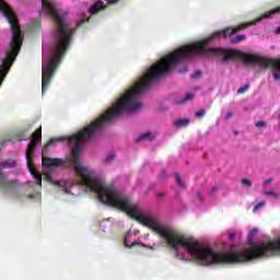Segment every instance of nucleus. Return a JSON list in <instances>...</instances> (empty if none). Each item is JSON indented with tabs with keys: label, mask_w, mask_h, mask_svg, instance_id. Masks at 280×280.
Returning <instances> with one entry per match:
<instances>
[{
	"label": "nucleus",
	"mask_w": 280,
	"mask_h": 280,
	"mask_svg": "<svg viewBox=\"0 0 280 280\" xmlns=\"http://www.w3.org/2000/svg\"><path fill=\"white\" fill-rule=\"evenodd\" d=\"M280 12V5L278 8H275L270 11H267L262 15H260L258 19L245 23V24H238L236 26H228L223 30L215 31L210 36L190 43L188 45H185L183 47H179L168 55L164 56L161 60H159L156 63H153L147 71L143 73L142 77L139 78V81L135 83V85L129 90V113H135L136 110H139V108H143V103L137 102L143 95L144 91H148L152 84L155 82H159L163 75H167V73H171L172 69L176 65H180V62H185V60H192V58H198V56H223L222 62H229V60H235V58H238V60H242L241 57H231V54L233 51H242L237 49H231V48H213L209 47L218 36H223V38H230V43L237 45V43H243V40H246V35H236L233 36V34H237V32H242V30H246V27H250V25H257L259 21H264V19H270L272 14H279ZM228 58V59H226Z\"/></svg>",
	"instance_id": "1"
},
{
	"label": "nucleus",
	"mask_w": 280,
	"mask_h": 280,
	"mask_svg": "<svg viewBox=\"0 0 280 280\" xmlns=\"http://www.w3.org/2000/svg\"><path fill=\"white\" fill-rule=\"evenodd\" d=\"M280 255V237L269 243H257L249 248L234 252H215L202 247L198 241L192 238V259L200 266H213L222 264H246L259 257H272Z\"/></svg>",
	"instance_id": "2"
},
{
	"label": "nucleus",
	"mask_w": 280,
	"mask_h": 280,
	"mask_svg": "<svg viewBox=\"0 0 280 280\" xmlns=\"http://www.w3.org/2000/svg\"><path fill=\"white\" fill-rule=\"evenodd\" d=\"M42 8L46 10L49 16L55 21V45L50 51L49 57L44 58L42 66V95H45V91L49 89L51 80L56 74L58 67L65 58V54L71 45V38H73V27L69 26L65 21V16L60 14V11L56 8V4L49 2V0H42Z\"/></svg>",
	"instance_id": "3"
},
{
	"label": "nucleus",
	"mask_w": 280,
	"mask_h": 280,
	"mask_svg": "<svg viewBox=\"0 0 280 280\" xmlns=\"http://www.w3.org/2000/svg\"><path fill=\"white\" fill-rule=\"evenodd\" d=\"M242 58V62L244 65H258L260 69H272L273 71V80L276 82H280V59H272L268 57H261L259 55L255 54H248L244 51H233L230 56L225 58V60H229V58Z\"/></svg>",
	"instance_id": "4"
},
{
	"label": "nucleus",
	"mask_w": 280,
	"mask_h": 280,
	"mask_svg": "<svg viewBox=\"0 0 280 280\" xmlns=\"http://www.w3.org/2000/svg\"><path fill=\"white\" fill-rule=\"evenodd\" d=\"M36 145H38V142H36V140H31V142L28 143L26 149V163H27L28 172L37 180V184L40 185V183H43V178L40 177V174L36 172V168H34V163H32V158H31L34 154V152H36Z\"/></svg>",
	"instance_id": "5"
},
{
	"label": "nucleus",
	"mask_w": 280,
	"mask_h": 280,
	"mask_svg": "<svg viewBox=\"0 0 280 280\" xmlns=\"http://www.w3.org/2000/svg\"><path fill=\"white\" fill-rule=\"evenodd\" d=\"M51 143H54V140H50L42 149V164L45 165V167H65V160L60 158L45 156V154L49 152V147L51 145Z\"/></svg>",
	"instance_id": "6"
},
{
	"label": "nucleus",
	"mask_w": 280,
	"mask_h": 280,
	"mask_svg": "<svg viewBox=\"0 0 280 280\" xmlns=\"http://www.w3.org/2000/svg\"><path fill=\"white\" fill-rule=\"evenodd\" d=\"M16 187H21L19 179H5L3 172H0V188L4 191H14Z\"/></svg>",
	"instance_id": "7"
},
{
	"label": "nucleus",
	"mask_w": 280,
	"mask_h": 280,
	"mask_svg": "<svg viewBox=\"0 0 280 280\" xmlns=\"http://www.w3.org/2000/svg\"><path fill=\"white\" fill-rule=\"evenodd\" d=\"M40 14H42V12L39 11V18L33 19L30 22V31L31 32H40V30L43 27V20L40 19Z\"/></svg>",
	"instance_id": "8"
},
{
	"label": "nucleus",
	"mask_w": 280,
	"mask_h": 280,
	"mask_svg": "<svg viewBox=\"0 0 280 280\" xmlns=\"http://www.w3.org/2000/svg\"><path fill=\"white\" fill-rule=\"evenodd\" d=\"M105 8L106 5L102 1H97L91 7L90 12L91 14H97V12L105 10Z\"/></svg>",
	"instance_id": "9"
},
{
	"label": "nucleus",
	"mask_w": 280,
	"mask_h": 280,
	"mask_svg": "<svg viewBox=\"0 0 280 280\" xmlns=\"http://www.w3.org/2000/svg\"><path fill=\"white\" fill-rule=\"evenodd\" d=\"M40 139H43V127L42 126H39V128L36 129V131L32 133V141H36V143H38V141H40Z\"/></svg>",
	"instance_id": "10"
},
{
	"label": "nucleus",
	"mask_w": 280,
	"mask_h": 280,
	"mask_svg": "<svg viewBox=\"0 0 280 280\" xmlns=\"http://www.w3.org/2000/svg\"><path fill=\"white\" fill-rule=\"evenodd\" d=\"M189 124H191V120L189 119H178L175 120L174 126H176V128H187Z\"/></svg>",
	"instance_id": "11"
},
{
	"label": "nucleus",
	"mask_w": 280,
	"mask_h": 280,
	"mask_svg": "<svg viewBox=\"0 0 280 280\" xmlns=\"http://www.w3.org/2000/svg\"><path fill=\"white\" fill-rule=\"evenodd\" d=\"M175 180H176L178 187H182V189H185V187H187L185 182H183V177H180V174L175 173Z\"/></svg>",
	"instance_id": "12"
},
{
	"label": "nucleus",
	"mask_w": 280,
	"mask_h": 280,
	"mask_svg": "<svg viewBox=\"0 0 280 280\" xmlns=\"http://www.w3.org/2000/svg\"><path fill=\"white\" fill-rule=\"evenodd\" d=\"M44 180H47L48 183H51V185H56L57 187L60 186V182H54L51 173H46L44 175Z\"/></svg>",
	"instance_id": "13"
},
{
	"label": "nucleus",
	"mask_w": 280,
	"mask_h": 280,
	"mask_svg": "<svg viewBox=\"0 0 280 280\" xmlns=\"http://www.w3.org/2000/svg\"><path fill=\"white\" fill-rule=\"evenodd\" d=\"M143 139H150L152 141V139H154V136H152L151 132L141 133L136 141H143Z\"/></svg>",
	"instance_id": "14"
},
{
	"label": "nucleus",
	"mask_w": 280,
	"mask_h": 280,
	"mask_svg": "<svg viewBox=\"0 0 280 280\" xmlns=\"http://www.w3.org/2000/svg\"><path fill=\"white\" fill-rule=\"evenodd\" d=\"M14 167V163L12 162H2L0 163V170H8Z\"/></svg>",
	"instance_id": "15"
},
{
	"label": "nucleus",
	"mask_w": 280,
	"mask_h": 280,
	"mask_svg": "<svg viewBox=\"0 0 280 280\" xmlns=\"http://www.w3.org/2000/svg\"><path fill=\"white\" fill-rule=\"evenodd\" d=\"M191 100H194V94L188 93L183 100L179 101V104H186V102H189Z\"/></svg>",
	"instance_id": "16"
},
{
	"label": "nucleus",
	"mask_w": 280,
	"mask_h": 280,
	"mask_svg": "<svg viewBox=\"0 0 280 280\" xmlns=\"http://www.w3.org/2000/svg\"><path fill=\"white\" fill-rule=\"evenodd\" d=\"M241 184H242L244 187H253V182H250V179H248V178H243V179H241Z\"/></svg>",
	"instance_id": "17"
},
{
	"label": "nucleus",
	"mask_w": 280,
	"mask_h": 280,
	"mask_svg": "<svg viewBox=\"0 0 280 280\" xmlns=\"http://www.w3.org/2000/svg\"><path fill=\"white\" fill-rule=\"evenodd\" d=\"M249 88H250V85H248V84H245L244 86H241V88L237 90V94H238V95H243V93H246V91H248Z\"/></svg>",
	"instance_id": "18"
},
{
	"label": "nucleus",
	"mask_w": 280,
	"mask_h": 280,
	"mask_svg": "<svg viewBox=\"0 0 280 280\" xmlns=\"http://www.w3.org/2000/svg\"><path fill=\"white\" fill-rule=\"evenodd\" d=\"M266 206V201H260L258 202L255 207H254V210L253 212L254 213H257L259 211V209H261V207H265Z\"/></svg>",
	"instance_id": "19"
},
{
	"label": "nucleus",
	"mask_w": 280,
	"mask_h": 280,
	"mask_svg": "<svg viewBox=\"0 0 280 280\" xmlns=\"http://www.w3.org/2000/svg\"><path fill=\"white\" fill-rule=\"evenodd\" d=\"M124 244H125V246H126L127 248H132V247H135V246H139V243H138V242H132L131 245L128 244V240H126V238H125V241H124Z\"/></svg>",
	"instance_id": "20"
},
{
	"label": "nucleus",
	"mask_w": 280,
	"mask_h": 280,
	"mask_svg": "<svg viewBox=\"0 0 280 280\" xmlns=\"http://www.w3.org/2000/svg\"><path fill=\"white\" fill-rule=\"evenodd\" d=\"M206 114H207V110L200 109V110L196 112L195 117L202 118V117H205Z\"/></svg>",
	"instance_id": "21"
},
{
	"label": "nucleus",
	"mask_w": 280,
	"mask_h": 280,
	"mask_svg": "<svg viewBox=\"0 0 280 280\" xmlns=\"http://www.w3.org/2000/svg\"><path fill=\"white\" fill-rule=\"evenodd\" d=\"M265 196H273V198H276V199L279 198V194H277L272 190L265 191Z\"/></svg>",
	"instance_id": "22"
},
{
	"label": "nucleus",
	"mask_w": 280,
	"mask_h": 280,
	"mask_svg": "<svg viewBox=\"0 0 280 280\" xmlns=\"http://www.w3.org/2000/svg\"><path fill=\"white\" fill-rule=\"evenodd\" d=\"M115 161V154H108L105 159V163H110Z\"/></svg>",
	"instance_id": "23"
},
{
	"label": "nucleus",
	"mask_w": 280,
	"mask_h": 280,
	"mask_svg": "<svg viewBox=\"0 0 280 280\" xmlns=\"http://www.w3.org/2000/svg\"><path fill=\"white\" fill-rule=\"evenodd\" d=\"M89 21H91V18L82 19V20L78 23V27H82V25H84V23H89Z\"/></svg>",
	"instance_id": "24"
},
{
	"label": "nucleus",
	"mask_w": 280,
	"mask_h": 280,
	"mask_svg": "<svg viewBox=\"0 0 280 280\" xmlns=\"http://www.w3.org/2000/svg\"><path fill=\"white\" fill-rule=\"evenodd\" d=\"M27 198L30 200H34V198H40V195L39 192H35V194L27 195Z\"/></svg>",
	"instance_id": "25"
},
{
	"label": "nucleus",
	"mask_w": 280,
	"mask_h": 280,
	"mask_svg": "<svg viewBox=\"0 0 280 280\" xmlns=\"http://www.w3.org/2000/svg\"><path fill=\"white\" fill-rule=\"evenodd\" d=\"M215 194H218V187H217V186H213V187L211 188V190L209 191V195H210V196H215Z\"/></svg>",
	"instance_id": "26"
},
{
	"label": "nucleus",
	"mask_w": 280,
	"mask_h": 280,
	"mask_svg": "<svg viewBox=\"0 0 280 280\" xmlns=\"http://www.w3.org/2000/svg\"><path fill=\"white\" fill-rule=\"evenodd\" d=\"M202 71L197 70L195 73L191 74V78H201Z\"/></svg>",
	"instance_id": "27"
},
{
	"label": "nucleus",
	"mask_w": 280,
	"mask_h": 280,
	"mask_svg": "<svg viewBox=\"0 0 280 280\" xmlns=\"http://www.w3.org/2000/svg\"><path fill=\"white\" fill-rule=\"evenodd\" d=\"M265 126H266V121L264 120L256 122V128H264Z\"/></svg>",
	"instance_id": "28"
},
{
	"label": "nucleus",
	"mask_w": 280,
	"mask_h": 280,
	"mask_svg": "<svg viewBox=\"0 0 280 280\" xmlns=\"http://www.w3.org/2000/svg\"><path fill=\"white\" fill-rule=\"evenodd\" d=\"M156 196H158L159 200H163L165 198V192L159 191Z\"/></svg>",
	"instance_id": "29"
},
{
	"label": "nucleus",
	"mask_w": 280,
	"mask_h": 280,
	"mask_svg": "<svg viewBox=\"0 0 280 280\" xmlns=\"http://www.w3.org/2000/svg\"><path fill=\"white\" fill-rule=\"evenodd\" d=\"M257 233H259V231L257 229H253L250 232H249V236L250 237H254V235H257Z\"/></svg>",
	"instance_id": "30"
},
{
	"label": "nucleus",
	"mask_w": 280,
	"mask_h": 280,
	"mask_svg": "<svg viewBox=\"0 0 280 280\" xmlns=\"http://www.w3.org/2000/svg\"><path fill=\"white\" fill-rule=\"evenodd\" d=\"M233 112H228L225 115V119H231V117H233Z\"/></svg>",
	"instance_id": "31"
},
{
	"label": "nucleus",
	"mask_w": 280,
	"mask_h": 280,
	"mask_svg": "<svg viewBox=\"0 0 280 280\" xmlns=\"http://www.w3.org/2000/svg\"><path fill=\"white\" fill-rule=\"evenodd\" d=\"M272 183V179H266L264 183H262V186L266 187L268 184Z\"/></svg>",
	"instance_id": "32"
},
{
	"label": "nucleus",
	"mask_w": 280,
	"mask_h": 280,
	"mask_svg": "<svg viewBox=\"0 0 280 280\" xmlns=\"http://www.w3.org/2000/svg\"><path fill=\"white\" fill-rule=\"evenodd\" d=\"M161 177H162V178H167V172L162 171V173H161Z\"/></svg>",
	"instance_id": "33"
},
{
	"label": "nucleus",
	"mask_w": 280,
	"mask_h": 280,
	"mask_svg": "<svg viewBox=\"0 0 280 280\" xmlns=\"http://www.w3.org/2000/svg\"><path fill=\"white\" fill-rule=\"evenodd\" d=\"M178 72H179V73H187V68L179 69Z\"/></svg>",
	"instance_id": "34"
},
{
	"label": "nucleus",
	"mask_w": 280,
	"mask_h": 280,
	"mask_svg": "<svg viewBox=\"0 0 280 280\" xmlns=\"http://www.w3.org/2000/svg\"><path fill=\"white\" fill-rule=\"evenodd\" d=\"M229 237H230V240H235V233H231V234L229 235Z\"/></svg>",
	"instance_id": "35"
},
{
	"label": "nucleus",
	"mask_w": 280,
	"mask_h": 280,
	"mask_svg": "<svg viewBox=\"0 0 280 280\" xmlns=\"http://www.w3.org/2000/svg\"><path fill=\"white\" fill-rule=\"evenodd\" d=\"M276 34H280V26L277 28Z\"/></svg>",
	"instance_id": "36"
},
{
	"label": "nucleus",
	"mask_w": 280,
	"mask_h": 280,
	"mask_svg": "<svg viewBox=\"0 0 280 280\" xmlns=\"http://www.w3.org/2000/svg\"><path fill=\"white\" fill-rule=\"evenodd\" d=\"M197 198H198L199 200H201V198H200V192H197Z\"/></svg>",
	"instance_id": "37"
},
{
	"label": "nucleus",
	"mask_w": 280,
	"mask_h": 280,
	"mask_svg": "<svg viewBox=\"0 0 280 280\" xmlns=\"http://www.w3.org/2000/svg\"><path fill=\"white\" fill-rule=\"evenodd\" d=\"M108 3H109V4H110V3H117V1H113V0H110Z\"/></svg>",
	"instance_id": "38"
},
{
	"label": "nucleus",
	"mask_w": 280,
	"mask_h": 280,
	"mask_svg": "<svg viewBox=\"0 0 280 280\" xmlns=\"http://www.w3.org/2000/svg\"><path fill=\"white\" fill-rule=\"evenodd\" d=\"M235 135H237V131H235Z\"/></svg>",
	"instance_id": "39"
}]
</instances>
